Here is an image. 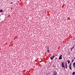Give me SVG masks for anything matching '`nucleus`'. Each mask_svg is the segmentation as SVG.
<instances>
[{"instance_id":"1","label":"nucleus","mask_w":75,"mask_h":75,"mask_svg":"<svg viewBox=\"0 0 75 75\" xmlns=\"http://www.w3.org/2000/svg\"><path fill=\"white\" fill-rule=\"evenodd\" d=\"M62 66L63 68L65 67V66L64 65V62H62Z\"/></svg>"},{"instance_id":"2","label":"nucleus","mask_w":75,"mask_h":75,"mask_svg":"<svg viewBox=\"0 0 75 75\" xmlns=\"http://www.w3.org/2000/svg\"><path fill=\"white\" fill-rule=\"evenodd\" d=\"M62 55H60V56L59 57V59L60 60L62 59Z\"/></svg>"},{"instance_id":"3","label":"nucleus","mask_w":75,"mask_h":75,"mask_svg":"<svg viewBox=\"0 0 75 75\" xmlns=\"http://www.w3.org/2000/svg\"><path fill=\"white\" fill-rule=\"evenodd\" d=\"M69 69L72 71V69L71 68V66H69Z\"/></svg>"},{"instance_id":"4","label":"nucleus","mask_w":75,"mask_h":75,"mask_svg":"<svg viewBox=\"0 0 75 75\" xmlns=\"http://www.w3.org/2000/svg\"><path fill=\"white\" fill-rule=\"evenodd\" d=\"M65 67L66 68H68V66L67 64H65Z\"/></svg>"},{"instance_id":"5","label":"nucleus","mask_w":75,"mask_h":75,"mask_svg":"<svg viewBox=\"0 0 75 75\" xmlns=\"http://www.w3.org/2000/svg\"><path fill=\"white\" fill-rule=\"evenodd\" d=\"M67 62H68V64H69V63H70V61H69L68 60L67 61Z\"/></svg>"},{"instance_id":"6","label":"nucleus","mask_w":75,"mask_h":75,"mask_svg":"<svg viewBox=\"0 0 75 75\" xmlns=\"http://www.w3.org/2000/svg\"><path fill=\"white\" fill-rule=\"evenodd\" d=\"M0 13H2L3 12V10L1 9L0 11Z\"/></svg>"},{"instance_id":"7","label":"nucleus","mask_w":75,"mask_h":75,"mask_svg":"<svg viewBox=\"0 0 75 75\" xmlns=\"http://www.w3.org/2000/svg\"><path fill=\"white\" fill-rule=\"evenodd\" d=\"M75 65V62H74L73 64V66H74Z\"/></svg>"},{"instance_id":"8","label":"nucleus","mask_w":75,"mask_h":75,"mask_svg":"<svg viewBox=\"0 0 75 75\" xmlns=\"http://www.w3.org/2000/svg\"><path fill=\"white\" fill-rule=\"evenodd\" d=\"M75 74V72H73V73H72V75H74Z\"/></svg>"},{"instance_id":"9","label":"nucleus","mask_w":75,"mask_h":75,"mask_svg":"<svg viewBox=\"0 0 75 75\" xmlns=\"http://www.w3.org/2000/svg\"><path fill=\"white\" fill-rule=\"evenodd\" d=\"M47 52H49V53H50V50H48L47 51Z\"/></svg>"},{"instance_id":"10","label":"nucleus","mask_w":75,"mask_h":75,"mask_svg":"<svg viewBox=\"0 0 75 75\" xmlns=\"http://www.w3.org/2000/svg\"><path fill=\"white\" fill-rule=\"evenodd\" d=\"M50 59H51L52 60V59H53V58H52V57H50Z\"/></svg>"},{"instance_id":"11","label":"nucleus","mask_w":75,"mask_h":75,"mask_svg":"<svg viewBox=\"0 0 75 75\" xmlns=\"http://www.w3.org/2000/svg\"><path fill=\"white\" fill-rule=\"evenodd\" d=\"M74 61V60L73 59V60H72L71 62H73Z\"/></svg>"},{"instance_id":"12","label":"nucleus","mask_w":75,"mask_h":75,"mask_svg":"<svg viewBox=\"0 0 75 75\" xmlns=\"http://www.w3.org/2000/svg\"><path fill=\"white\" fill-rule=\"evenodd\" d=\"M54 57H55V56H53L52 58H54Z\"/></svg>"},{"instance_id":"13","label":"nucleus","mask_w":75,"mask_h":75,"mask_svg":"<svg viewBox=\"0 0 75 75\" xmlns=\"http://www.w3.org/2000/svg\"><path fill=\"white\" fill-rule=\"evenodd\" d=\"M69 66H71V63L70 64Z\"/></svg>"},{"instance_id":"14","label":"nucleus","mask_w":75,"mask_h":75,"mask_svg":"<svg viewBox=\"0 0 75 75\" xmlns=\"http://www.w3.org/2000/svg\"><path fill=\"white\" fill-rule=\"evenodd\" d=\"M74 46H75V45H74V47H72V48H72V49H73V48H74Z\"/></svg>"},{"instance_id":"15","label":"nucleus","mask_w":75,"mask_h":75,"mask_svg":"<svg viewBox=\"0 0 75 75\" xmlns=\"http://www.w3.org/2000/svg\"><path fill=\"white\" fill-rule=\"evenodd\" d=\"M65 64H66V65L67 64V62H66Z\"/></svg>"},{"instance_id":"16","label":"nucleus","mask_w":75,"mask_h":75,"mask_svg":"<svg viewBox=\"0 0 75 75\" xmlns=\"http://www.w3.org/2000/svg\"><path fill=\"white\" fill-rule=\"evenodd\" d=\"M71 51H72V48H71Z\"/></svg>"},{"instance_id":"17","label":"nucleus","mask_w":75,"mask_h":75,"mask_svg":"<svg viewBox=\"0 0 75 75\" xmlns=\"http://www.w3.org/2000/svg\"><path fill=\"white\" fill-rule=\"evenodd\" d=\"M10 4H13V2H11L10 3Z\"/></svg>"},{"instance_id":"18","label":"nucleus","mask_w":75,"mask_h":75,"mask_svg":"<svg viewBox=\"0 0 75 75\" xmlns=\"http://www.w3.org/2000/svg\"><path fill=\"white\" fill-rule=\"evenodd\" d=\"M73 67L74 68H75V65H74V66H73Z\"/></svg>"},{"instance_id":"19","label":"nucleus","mask_w":75,"mask_h":75,"mask_svg":"<svg viewBox=\"0 0 75 75\" xmlns=\"http://www.w3.org/2000/svg\"><path fill=\"white\" fill-rule=\"evenodd\" d=\"M64 68V69H65V67Z\"/></svg>"},{"instance_id":"20","label":"nucleus","mask_w":75,"mask_h":75,"mask_svg":"<svg viewBox=\"0 0 75 75\" xmlns=\"http://www.w3.org/2000/svg\"><path fill=\"white\" fill-rule=\"evenodd\" d=\"M74 59H75V57L74 58Z\"/></svg>"}]
</instances>
